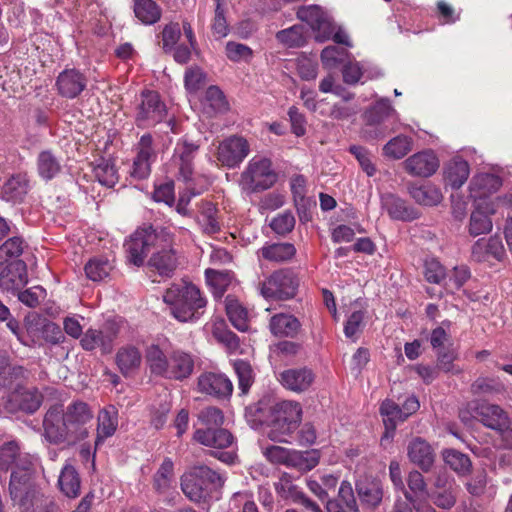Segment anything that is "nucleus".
Segmentation results:
<instances>
[{"instance_id": "obj_40", "label": "nucleus", "mask_w": 512, "mask_h": 512, "mask_svg": "<svg viewBox=\"0 0 512 512\" xmlns=\"http://www.w3.org/2000/svg\"><path fill=\"white\" fill-rule=\"evenodd\" d=\"M296 254V248L291 243L266 244L258 250V256L271 262H285Z\"/></svg>"}, {"instance_id": "obj_19", "label": "nucleus", "mask_w": 512, "mask_h": 512, "mask_svg": "<svg viewBox=\"0 0 512 512\" xmlns=\"http://www.w3.org/2000/svg\"><path fill=\"white\" fill-rule=\"evenodd\" d=\"M118 335L115 324H106L102 329H88L81 339V346L85 350L101 348L103 352H110L113 341Z\"/></svg>"}, {"instance_id": "obj_26", "label": "nucleus", "mask_w": 512, "mask_h": 512, "mask_svg": "<svg viewBox=\"0 0 512 512\" xmlns=\"http://www.w3.org/2000/svg\"><path fill=\"white\" fill-rule=\"evenodd\" d=\"M356 491L362 506L367 509L377 508L384 495L382 482L376 478L360 479L356 483Z\"/></svg>"}, {"instance_id": "obj_13", "label": "nucleus", "mask_w": 512, "mask_h": 512, "mask_svg": "<svg viewBox=\"0 0 512 512\" xmlns=\"http://www.w3.org/2000/svg\"><path fill=\"white\" fill-rule=\"evenodd\" d=\"M250 147L243 137L232 136L220 142L216 157L225 167L238 166L249 154Z\"/></svg>"}, {"instance_id": "obj_47", "label": "nucleus", "mask_w": 512, "mask_h": 512, "mask_svg": "<svg viewBox=\"0 0 512 512\" xmlns=\"http://www.w3.org/2000/svg\"><path fill=\"white\" fill-rule=\"evenodd\" d=\"M205 277L215 297H222L234 280L233 273L228 270L206 269Z\"/></svg>"}, {"instance_id": "obj_12", "label": "nucleus", "mask_w": 512, "mask_h": 512, "mask_svg": "<svg viewBox=\"0 0 512 512\" xmlns=\"http://www.w3.org/2000/svg\"><path fill=\"white\" fill-rule=\"evenodd\" d=\"M297 17L306 22L316 32V40L323 42L334 32V26L330 16L318 5L300 7Z\"/></svg>"}, {"instance_id": "obj_22", "label": "nucleus", "mask_w": 512, "mask_h": 512, "mask_svg": "<svg viewBox=\"0 0 512 512\" xmlns=\"http://www.w3.org/2000/svg\"><path fill=\"white\" fill-rule=\"evenodd\" d=\"M198 389L201 393L225 398L232 394L233 385L224 374L205 372L198 378Z\"/></svg>"}, {"instance_id": "obj_59", "label": "nucleus", "mask_w": 512, "mask_h": 512, "mask_svg": "<svg viewBox=\"0 0 512 512\" xmlns=\"http://www.w3.org/2000/svg\"><path fill=\"white\" fill-rule=\"evenodd\" d=\"M198 421L205 428H219L224 423L223 412L213 406L202 409L197 415Z\"/></svg>"}, {"instance_id": "obj_56", "label": "nucleus", "mask_w": 512, "mask_h": 512, "mask_svg": "<svg viewBox=\"0 0 512 512\" xmlns=\"http://www.w3.org/2000/svg\"><path fill=\"white\" fill-rule=\"evenodd\" d=\"M214 2L215 10L211 24V29L216 39H222L226 37L229 32V25L225 17V0H214Z\"/></svg>"}, {"instance_id": "obj_14", "label": "nucleus", "mask_w": 512, "mask_h": 512, "mask_svg": "<svg viewBox=\"0 0 512 512\" xmlns=\"http://www.w3.org/2000/svg\"><path fill=\"white\" fill-rule=\"evenodd\" d=\"M265 457L275 464H284L286 466L300 469H312L317 464L316 458L308 459V452L303 453L295 450H289L281 446H270L264 450Z\"/></svg>"}, {"instance_id": "obj_41", "label": "nucleus", "mask_w": 512, "mask_h": 512, "mask_svg": "<svg viewBox=\"0 0 512 512\" xmlns=\"http://www.w3.org/2000/svg\"><path fill=\"white\" fill-rule=\"evenodd\" d=\"M198 224L206 234H215L220 231L221 225L218 209L212 202L202 201L199 206Z\"/></svg>"}, {"instance_id": "obj_36", "label": "nucleus", "mask_w": 512, "mask_h": 512, "mask_svg": "<svg viewBox=\"0 0 512 512\" xmlns=\"http://www.w3.org/2000/svg\"><path fill=\"white\" fill-rule=\"evenodd\" d=\"M469 175V164L461 157H454L444 168V180L453 189H459L467 181Z\"/></svg>"}, {"instance_id": "obj_55", "label": "nucleus", "mask_w": 512, "mask_h": 512, "mask_svg": "<svg viewBox=\"0 0 512 512\" xmlns=\"http://www.w3.org/2000/svg\"><path fill=\"white\" fill-rule=\"evenodd\" d=\"M443 459L451 469L460 475H466L471 470L472 464L469 457L457 450H445Z\"/></svg>"}, {"instance_id": "obj_15", "label": "nucleus", "mask_w": 512, "mask_h": 512, "mask_svg": "<svg viewBox=\"0 0 512 512\" xmlns=\"http://www.w3.org/2000/svg\"><path fill=\"white\" fill-rule=\"evenodd\" d=\"M469 407L474 413L471 416L489 429L499 431L507 428L509 424L507 413L496 404L472 402Z\"/></svg>"}, {"instance_id": "obj_17", "label": "nucleus", "mask_w": 512, "mask_h": 512, "mask_svg": "<svg viewBox=\"0 0 512 512\" xmlns=\"http://www.w3.org/2000/svg\"><path fill=\"white\" fill-rule=\"evenodd\" d=\"M28 283L27 265L24 261L5 263L0 269V290L15 293Z\"/></svg>"}, {"instance_id": "obj_61", "label": "nucleus", "mask_w": 512, "mask_h": 512, "mask_svg": "<svg viewBox=\"0 0 512 512\" xmlns=\"http://www.w3.org/2000/svg\"><path fill=\"white\" fill-rule=\"evenodd\" d=\"M233 366L238 377L239 388L242 393L245 394L253 383L252 367L248 362L243 360H236Z\"/></svg>"}, {"instance_id": "obj_33", "label": "nucleus", "mask_w": 512, "mask_h": 512, "mask_svg": "<svg viewBox=\"0 0 512 512\" xmlns=\"http://www.w3.org/2000/svg\"><path fill=\"white\" fill-rule=\"evenodd\" d=\"M501 184V179L498 176L489 173H480L474 176L470 182L471 197L477 202L484 201L489 194L496 192Z\"/></svg>"}, {"instance_id": "obj_16", "label": "nucleus", "mask_w": 512, "mask_h": 512, "mask_svg": "<svg viewBox=\"0 0 512 512\" xmlns=\"http://www.w3.org/2000/svg\"><path fill=\"white\" fill-rule=\"evenodd\" d=\"M439 159L430 149L417 152L408 157L403 166L405 171L416 177H430L439 168Z\"/></svg>"}, {"instance_id": "obj_4", "label": "nucleus", "mask_w": 512, "mask_h": 512, "mask_svg": "<svg viewBox=\"0 0 512 512\" xmlns=\"http://www.w3.org/2000/svg\"><path fill=\"white\" fill-rule=\"evenodd\" d=\"M173 242V234L166 228L156 230L148 227L136 230L124 246L129 263L139 267L152 248H156L158 244L167 245Z\"/></svg>"}, {"instance_id": "obj_27", "label": "nucleus", "mask_w": 512, "mask_h": 512, "mask_svg": "<svg viewBox=\"0 0 512 512\" xmlns=\"http://www.w3.org/2000/svg\"><path fill=\"white\" fill-rule=\"evenodd\" d=\"M504 256L505 248L498 236L477 240L471 250V257L477 262L489 261L490 259L501 261Z\"/></svg>"}, {"instance_id": "obj_50", "label": "nucleus", "mask_w": 512, "mask_h": 512, "mask_svg": "<svg viewBox=\"0 0 512 512\" xmlns=\"http://www.w3.org/2000/svg\"><path fill=\"white\" fill-rule=\"evenodd\" d=\"M39 175L45 180H51L61 171V162L52 151H42L37 158Z\"/></svg>"}, {"instance_id": "obj_44", "label": "nucleus", "mask_w": 512, "mask_h": 512, "mask_svg": "<svg viewBox=\"0 0 512 512\" xmlns=\"http://www.w3.org/2000/svg\"><path fill=\"white\" fill-rule=\"evenodd\" d=\"M29 181L25 174H16L9 178L2 187V195L7 201H21L27 194Z\"/></svg>"}, {"instance_id": "obj_25", "label": "nucleus", "mask_w": 512, "mask_h": 512, "mask_svg": "<svg viewBox=\"0 0 512 512\" xmlns=\"http://www.w3.org/2000/svg\"><path fill=\"white\" fill-rule=\"evenodd\" d=\"M409 460L422 471L428 472L435 461V452L431 445L420 437L413 438L407 446Z\"/></svg>"}, {"instance_id": "obj_53", "label": "nucleus", "mask_w": 512, "mask_h": 512, "mask_svg": "<svg viewBox=\"0 0 512 512\" xmlns=\"http://www.w3.org/2000/svg\"><path fill=\"white\" fill-rule=\"evenodd\" d=\"M113 266L103 257H94L85 265L86 276L92 281H102L109 276Z\"/></svg>"}, {"instance_id": "obj_52", "label": "nucleus", "mask_w": 512, "mask_h": 512, "mask_svg": "<svg viewBox=\"0 0 512 512\" xmlns=\"http://www.w3.org/2000/svg\"><path fill=\"white\" fill-rule=\"evenodd\" d=\"M26 245L22 238L14 236L0 245V269L5 263L21 261L19 257L24 252Z\"/></svg>"}, {"instance_id": "obj_49", "label": "nucleus", "mask_w": 512, "mask_h": 512, "mask_svg": "<svg viewBox=\"0 0 512 512\" xmlns=\"http://www.w3.org/2000/svg\"><path fill=\"white\" fill-rule=\"evenodd\" d=\"M174 482V463L165 458L153 477V487L158 493H166Z\"/></svg>"}, {"instance_id": "obj_2", "label": "nucleus", "mask_w": 512, "mask_h": 512, "mask_svg": "<svg viewBox=\"0 0 512 512\" xmlns=\"http://www.w3.org/2000/svg\"><path fill=\"white\" fill-rule=\"evenodd\" d=\"M163 301L170 307L171 314L180 322L199 320L207 306V299L200 289L187 281L172 284L165 291Z\"/></svg>"}, {"instance_id": "obj_38", "label": "nucleus", "mask_w": 512, "mask_h": 512, "mask_svg": "<svg viewBox=\"0 0 512 512\" xmlns=\"http://www.w3.org/2000/svg\"><path fill=\"white\" fill-rule=\"evenodd\" d=\"M408 191L415 202L423 206L438 205L443 199L440 188L431 183L423 185L411 184L408 187Z\"/></svg>"}, {"instance_id": "obj_64", "label": "nucleus", "mask_w": 512, "mask_h": 512, "mask_svg": "<svg viewBox=\"0 0 512 512\" xmlns=\"http://www.w3.org/2000/svg\"><path fill=\"white\" fill-rule=\"evenodd\" d=\"M429 496L437 507L442 509H450L456 503L457 488L433 490Z\"/></svg>"}, {"instance_id": "obj_9", "label": "nucleus", "mask_w": 512, "mask_h": 512, "mask_svg": "<svg viewBox=\"0 0 512 512\" xmlns=\"http://www.w3.org/2000/svg\"><path fill=\"white\" fill-rule=\"evenodd\" d=\"M67 426L63 408L60 405L52 406L45 414L43 420V437L54 445L64 444L72 446L76 440Z\"/></svg>"}, {"instance_id": "obj_35", "label": "nucleus", "mask_w": 512, "mask_h": 512, "mask_svg": "<svg viewBox=\"0 0 512 512\" xmlns=\"http://www.w3.org/2000/svg\"><path fill=\"white\" fill-rule=\"evenodd\" d=\"M42 400V394L35 388L20 387L10 395V403L28 413L35 412L40 407Z\"/></svg>"}, {"instance_id": "obj_58", "label": "nucleus", "mask_w": 512, "mask_h": 512, "mask_svg": "<svg viewBox=\"0 0 512 512\" xmlns=\"http://www.w3.org/2000/svg\"><path fill=\"white\" fill-rule=\"evenodd\" d=\"M277 40L287 47H300L306 42L304 28L301 25H294L281 30L276 34Z\"/></svg>"}, {"instance_id": "obj_20", "label": "nucleus", "mask_w": 512, "mask_h": 512, "mask_svg": "<svg viewBox=\"0 0 512 512\" xmlns=\"http://www.w3.org/2000/svg\"><path fill=\"white\" fill-rule=\"evenodd\" d=\"M279 381L287 390L301 393L307 391L315 381V374L308 367H296L282 371Z\"/></svg>"}, {"instance_id": "obj_31", "label": "nucleus", "mask_w": 512, "mask_h": 512, "mask_svg": "<svg viewBox=\"0 0 512 512\" xmlns=\"http://www.w3.org/2000/svg\"><path fill=\"white\" fill-rule=\"evenodd\" d=\"M173 243L164 245L158 244V249L150 258L149 265L154 267L162 276H171L175 271L178 260L175 250L172 248Z\"/></svg>"}, {"instance_id": "obj_8", "label": "nucleus", "mask_w": 512, "mask_h": 512, "mask_svg": "<svg viewBox=\"0 0 512 512\" xmlns=\"http://www.w3.org/2000/svg\"><path fill=\"white\" fill-rule=\"evenodd\" d=\"M298 286L299 280L293 271L280 269L260 284L259 291L266 299L288 300L295 297Z\"/></svg>"}, {"instance_id": "obj_23", "label": "nucleus", "mask_w": 512, "mask_h": 512, "mask_svg": "<svg viewBox=\"0 0 512 512\" xmlns=\"http://www.w3.org/2000/svg\"><path fill=\"white\" fill-rule=\"evenodd\" d=\"M496 212L494 202L490 200L478 201L475 210L471 213L469 222V233L471 236H478L489 233L492 230L490 215Z\"/></svg>"}, {"instance_id": "obj_48", "label": "nucleus", "mask_w": 512, "mask_h": 512, "mask_svg": "<svg viewBox=\"0 0 512 512\" xmlns=\"http://www.w3.org/2000/svg\"><path fill=\"white\" fill-rule=\"evenodd\" d=\"M134 13L146 25L154 24L161 18V8L153 0H134Z\"/></svg>"}, {"instance_id": "obj_57", "label": "nucleus", "mask_w": 512, "mask_h": 512, "mask_svg": "<svg viewBox=\"0 0 512 512\" xmlns=\"http://www.w3.org/2000/svg\"><path fill=\"white\" fill-rule=\"evenodd\" d=\"M96 179L104 186L113 187L118 182V173L112 162L101 159L94 167Z\"/></svg>"}, {"instance_id": "obj_30", "label": "nucleus", "mask_w": 512, "mask_h": 512, "mask_svg": "<svg viewBox=\"0 0 512 512\" xmlns=\"http://www.w3.org/2000/svg\"><path fill=\"white\" fill-rule=\"evenodd\" d=\"M301 329L299 319L289 313H277L269 321V330L276 337L295 338Z\"/></svg>"}, {"instance_id": "obj_51", "label": "nucleus", "mask_w": 512, "mask_h": 512, "mask_svg": "<svg viewBox=\"0 0 512 512\" xmlns=\"http://www.w3.org/2000/svg\"><path fill=\"white\" fill-rule=\"evenodd\" d=\"M505 391V386L498 377L480 376L471 384V392L476 396H490Z\"/></svg>"}, {"instance_id": "obj_46", "label": "nucleus", "mask_w": 512, "mask_h": 512, "mask_svg": "<svg viewBox=\"0 0 512 512\" xmlns=\"http://www.w3.org/2000/svg\"><path fill=\"white\" fill-rule=\"evenodd\" d=\"M58 484L61 491L70 498H75L80 492V478L76 469L69 463L62 468Z\"/></svg>"}, {"instance_id": "obj_10", "label": "nucleus", "mask_w": 512, "mask_h": 512, "mask_svg": "<svg viewBox=\"0 0 512 512\" xmlns=\"http://www.w3.org/2000/svg\"><path fill=\"white\" fill-rule=\"evenodd\" d=\"M167 114L165 103L156 91H144L137 107L135 121L138 127L148 128L161 122Z\"/></svg>"}, {"instance_id": "obj_54", "label": "nucleus", "mask_w": 512, "mask_h": 512, "mask_svg": "<svg viewBox=\"0 0 512 512\" xmlns=\"http://www.w3.org/2000/svg\"><path fill=\"white\" fill-rule=\"evenodd\" d=\"M23 455H30L29 453L21 452L16 442H8L0 447V469H16L17 462Z\"/></svg>"}, {"instance_id": "obj_7", "label": "nucleus", "mask_w": 512, "mask_h": 512, "mask_svg": "<svg viewBox=\"0 0 512 512\" xmlns=\"http://www.w3.org/2000/svg\"><path fill=\"white\" fill-rule=\"evenodd\" d=\"M277 180V175L267 158H252L241 174L240 186L248 193L269 189Z\"/></svg>"}, {"instance_id": "obj_3", "label": "nucleus", "mask_w": 512, "mask_h": 512, "mask_svg": "<svg viewBox=\"0 0 512 512\" xmlns=\"http://www.w3.org/2000/svg\"><path fill=\"white\" fill-rule=\"evenodd\" d=\"M224 482V477L208 466H194L181 476V489L191 501L206 502L219 499Z\"/></svg>"}, {"instance_id": "obj_5", "label": "nucleus", "mask_w": 512, "mask_h": 512, "mask_svg": "<svg viewBox=\"0 0 512 512\" xmlns=\"http://www.w3.org/2000/svg\"><path fill=\"white\" fill-rule=\"evenodd\" d=\"M271 417L267 436L275 442H287V437L301 422V405L291 400L280 401L272 407Z\"/></svg>"}, {"instance_id": "obj_11", "label": "nucleus", "mask_w": 512, "mask_h": 512, "mask_svg": "<svg viewBox=\"0 0 512 512\" xmlns=\"http://www.w3.org/2000/svg\"><path fill=\"white\" fill-rule=\"evenodd\" d=\"M63 414L76 442L88 437L89 428L87 425L91 423L94 413L87 403L83 401L72 402L65 410L63 409Z\"/></svg>"}, {"instance_id": "obj_24", "label": "nucleus", "mask_w": 512, "mask_h": 512, "mask_svg": "<svg viewBox=\"0 0 512 512\" xmlns=\"http://www.w3.org/2000/svg\"><path fill=\"white\" fill-rule=\"evenodd\" d=\"M198 145L181 141L176 144L173 155V164L178 168L179 176L184 181L191 180L194 166L193 160L198 151Z\"/></svg>"}, {"instance_id": "obj_1", "label": "nucleus", "mask_w": 512, "mask_h": 512, "mask_svg": "<svg viewBox=\"0 0 512 512\" xmlns=\"http://www.w3.org/2000/svg\"><path fill=\"white\" fill-rule=\"evenodd\" d=\"M33 455H23L17 468L12 470L9 491L11 499L20 512H35L43 504V495L35 485V463Z\"/></svg>"}, {"instance_id": "obj_34", "label": "nucleus", "mask_w": 512, "mask_h": 512, "mask_svg": "<svg viewBox=\"0 0 512 512\" xmlns=\"http://www.w3.org/2000/svg\"><path fill=\"white\" fill-rule=\"evenodd\" d=\"M118 427V411L109 405L101 409L97 415V437L95 445L98 446L105 439L114 435Z\"/></svg>"}, {"instance_id": "obj_18", "label": "nucleus", "mask_w": 512, "mask_h": 512, "mask_svg": "<svg viewBox=\"0 0 512 512\" xmlns=\"http://www.w3.org/2000/svg\"><path fill=\"white\" fill-rule=\"evenodd\" d=\"M196 443L215 449L223 450L234 446V436L224 428H197L192 437Z\"/></svg>"}, {"instance_id": "obj_45", "label": "nucleus", "mask_w": 512, "mask_h": 512, "mask_svg": "<svg viewBox=\"0 0 512 512\" xmlns=\"http://www.w3.org/2000/svg\"><path fill=\"white\" fill-rule=\"evenodd\" d=\"M413 146V140L406 135H397L390 139L382 148L383 155L387 158L398 160L405 157Z\"/></svg>"}, {"instance_id": "obj_32", "label": "nucleus", "mask_w": 512, "mask_h": 512, "mask_svg": "<svg viewBox=\"0 0 512 512\" xmlns=\"http://www.w3.org/2000/svg\"><path fill=\"white\" fill-rule=\"evenodd\" d=\"M194 370V359L191 354L182 350H174L169 356V369L166 379L184 380Z\"/></svg>"}, {"instance_id": "obj_21", "label": "nucleus", "mask_w": 512, "mask_h": 512, "mask_svg": "<svg viewBox=\"0 0 512 512\" xmlns=\"http://www.w3.org/2000/svg\"><path fill=\"white\" fill-rule=\"evenodd\" d=\"M152 137L145 134L138 143V153L134 159L131 176L136 179H144L151 172V163L155 160L156 153L152 147Z\"/></svg>"}, {"instance_id": "obj_63", "label": "nucleus", "mask_w": 512, "mask_h": 512, "mask_svg": "<svg viewBox=\"0 0 512 512\" xmlns=\"http://www.w3.org/2000/svg\"><path fill=\"white\" fill-rule=\"evenodd\" d=\"M347 56V51L344 48L338 46H328L321 52V61L326 68H335L344 61Z\"/></svg>"}, {"instance_id": "obj_43", "label": "nucleus", "mask_w": 512, "mask_h": 512, "mask_svg": "<svg viewBox=\"0 0 512 512\" xmlns=\"http://www.w3.org/2000/svg\"><path fill=\"white\" fill-rule=\"evenodd\" d=\"M225 308L231 324L239 331L245 332L249 328L248 312L240 301L228 295L225 299Z\"/></svg>"}, {"instance_id": "obj_37", "label": "nucleus", "mask_w": 512, "mask_h": 512, "mask_svg": "<svg viewBox=\"0 0 512 512\" xmlns=\"http://www.w3.org/2000/svg\"><path fill=\"white\" fill-rule=\"evenodd\" d=\"M141 363L142 354L134 346H124L116 354V364L124 376L134 374L140 368Z\"/></svg>"}, {"instance_id": "obj_6", "label": "nucleus", "mask_w": 512, "mask_h": 512, "mask_svg": "<svg viewBox=\"0 0 512 512\" xmlns=\"http://www.w3.org/2000/svg\"><path fill=\"white\" fill-rule=\"evenodd\" d=\"M363 118L365 121L364 132L366 137L375 140L382 139L390 132L396 130L394 125L389 127L386 122L390 119L395 123L398 122L399 115L389 99L380 98L364 112Z\"/></svg>"}, {"instance_id": "obj_42", "label": "nucleus", "mask_w": 512, "mask_h": 512, "mask_svg": "<svg viewBox=\"0 0 512 512\" xmlns=\"http://www.w3.org/2000/svg\"><path fill=\"white\" fill-rule=\"evenodd\" d=\"M146 364L151 374L167 378L169 357L158 345H150L145 353Z\"/></svg>"}, {"instance_id": "obj_60", "label": "nucleus", "mask_w": 512, "mask_h": 512, "mask_svg": "<svg viewBox=\"0 0 512 512\" xmlns=\"http://www.w3.org/2000/svg\"><path fill=\"white\" fill-rule=\"evenodd\" d=\"M181 37V27L177 22H170L163 27L161 32L162 48L165 52H171Z\"/></svg>"}, {"instance_id": "obj_29", "label": "nucleus", "mask_w": 512, "mask_h": 512, "mask_svg": "<svg viewBox=\"0 0 512 512\" xmlns=\"http://www.w3.org/2000/svg\"><path fill=\"white\" fill-rule=\"evenodd\" d=\"M379 411L385 426V432L381 438V444L385 445L391 442L397 424L399 422H404L406 417L400 406L389 399L382 402Z\"/></svg>"}, {"instance_id": "obj_62", "label": "nucleus", "mask_w": 512, "mask_h": 512, "mask_svg": "<svg viewBox=\"0 0 512 512\" xmlns=\"http://www.w3.org/2000/svg\"><path fill=\"white\" fill-rule=\"evenodd\" d=\"M295 226V217L291 211H284L275 216L271 222V229L279 234L285 235L290 233Z\"/></svg>"}, {"instance_id": "obj_39", "label": "nucleus", "mask_w": 512, "mask_h": 512, "mask_svg": "<svg viewBox=\"0 0 512 512\" xmlns=\"http://www.w3.org/2000/svg\"><path fill=\"white\" fill-rule=\"evenodd\" d=\"M381 202L392 219L407 221L417 217V213L412 208L407 207L402 199L393 194L383 195Z\"/></svg>"}, {"instance_id": "obj_28", "label": "nucleus", "mask_w": 512, "mask_h": 512, "mask_svg": "<svg viewBox=\"0 0 512 512\" xmlns=\"http://www.w3.org/2000/svg\"><path fill=\"white\" fill-rule=\"evenodd\" d=\"M86 77L76 69L62 71L56 81L59 94L65 98L77 97L86 87Z\"/></svg>"}]
</instances>
